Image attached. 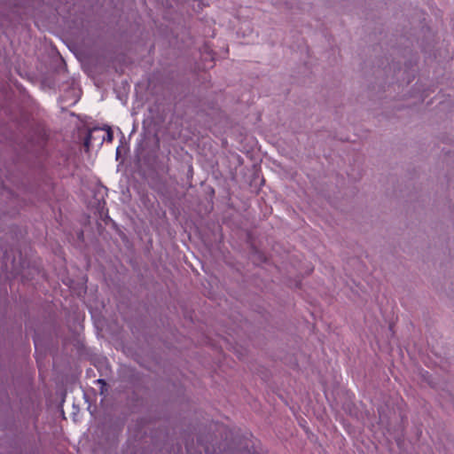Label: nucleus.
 Instances as JSON below:
<instances>
[{
	"label": "nucleus",
	"instance_id": "1",
	"mask_svg": "<svg viewBox=\"0 0 454 454\" xmlns=\"http://www.w3.org/2000/svg\"><path fill=\"white\" fill-rule=\"evenodd\" d=\"M113 139H114V133H113V131L111 130V129H110V128H108V129H106V137H103V140H106V141H107V142H110V143H111V142L113 141Z\"/></svg>",
	"mask_w": 454,
	"mask_h": 454
},
{
	"label": "nucleus",
	"instance_id": "2",
	"mask_svg": "<svg viewBox=\"0 0 454 454\" xmlns=\"http://www.w3.org/2000/svg\"><path fill=\"white\" fill-rule=\"evenodd\" d=\"M92 138V131H90L84 140V146L89 148Z\"/></svg>",
	"mask_w": 454,
	"mask_h": 454
},
{
	"label": "nucleus",
	"instance_id": "3",
	"mask_svg": "<svg viewBox=\"0 0 454 454\" xmlns=\"http://www.w3.org/2000/svg\"><path fill=\"white\" fill-rule=\"evenodd\" d=\"M97 382L101 385V393H103L104 387L106 386V380L103 379H98Z\"/></svg>",
	"mask_w": 454,
	"mask_h": 454
}]
</instances>
